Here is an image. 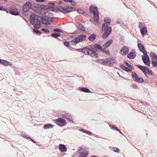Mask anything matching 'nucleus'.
<instances>
[{"mask_svg": "<svg viewBox=\"0 0 157 157\" xmlns=\"http://www.w3.org/2000/svg\"><path fill=\"white\" fill-rule=\"evenodd\" d=\"M124 71H126V72H130V70L129 69V67H126L125 68V69L124 70Z\"/></svg>", "mask_w": 157, "mask_h": 157, "instance_id": "54", "label": "nucleus"}, {"mask_svg": "<svg viewBox=\"0 0 157 157\" xmlns=\"http://www.w3.org/2000/svg\"><path fill=\"white\" fill-rule=\"evenodd\" d=\"M51 36L54 37L55 38H58V37L60 36H62V34L60 33H51L50 35Z\"/></svg>", "mask_w": 157, "mask_h": 157, "instance_id": "31", "label": "nucleus"}, {"mask_svg": "<svg viewBox=\"0 0 157 157\" xmlns=\"http://www.w3.org/2000/svg\"><path fill=\"white\" fill-rule=\"evenodd\" d=\"M60 115L63 117L66 118L68 121H69L70 123H74L72 116L68 112L66 111H62L60 112Z\"/></svg>", "mask_w": 157, "mask_h": 157, "instance_id": "10", "label": "nucleus"}, {"mask_svg": "<svg viewBox=\"0 0 157 157\" xmlns=\"http://www.w3.org/2000/svg\"><path fill=\"white\" fill-rule=\"evenodd\" d=\"M93 48L92 53L94 54V57L95 58H99V56L98 52L99 51H101L103 47L100 44L95 43L94 44H92Z\"/></svg>", "mask_w": 157, "mask_h": 157, "instance_id": "5", "label": "nucleus"}, {"mask_svg": "<svg viewBox=\"0 0 157 157\" xmlns=\"http://www.w3.org/2000/svg\"><path fill=\"white\" fill-rule=\"evenodd\" d=\"M96 62L97 63L98 62L104 65L111 67L115 63L116 60L115 58L112 57L105 59H98Z\"/></svg>", "mask_w": 157, "mask_h": 157, "instance_id": "3", "label": "nucleus"}, {"mask_svg": "<svg viewBox=\"0 0 157 157\" xmlns=\"http://www.w3.org/2000/svg\"><path fill=\"white\" fill-rule=\"evenodd\" d=\"M119 130V129L117 126H116L113 130L118 132Z\"/></svg>", "mask_w": 157, "mask_h": 157, "instance_id": "63", "label": "nucleus"}, {"mask_svg": "<svg viewBox=\"0 0 157 157\" xmlns=\"http://www.w3.org/2000/svg\"><path fill=\"white\" fill-rule=\"evenodd\" d=\"M36 1L37 2H45L46 0H36Z\"/></svg>", "mask_w": 157, "mask_h": 157, "instance_id": "56", "label": "nucleus"}, {"mask_svg": "<svg viewBox=\"0 0 157 157\" xmlns=\"http://www.w3.org/2000/svg\"><path fill=\"white\" fill-rule=\"evenodd\" d=\"M75 11H77L80 14L84 16L87 15V14L86 12L83 10L81 8H79V9H76V10Z\"/></svg>", "mask_w": 157, "mask_h": 157, "instance_id": "28", "label": "nucleus"}, {"mask_svg": "<svg viewBox=\"0 0 157 157\" xmlns=\"http://www.w3.org/2000/svg\"><path fill=\"white\" fill-rule=\"evenodd\" d=\"M136 56V52L134 49H132L128 54L127 57L129 59H133Z\"/></svg>", "mask_w": 157, "mask_h": 157, "instance_id": "17", "label": "nucleus"}, {"mask_svg": "<svg viewBox=\"0 0 157 157\" xmlns=\"http://www.w3.org/2000/svg\"><path fill=\"white\" fill-rule=\"evenodd\" d=\"M33 32L39 35H40L42 33L40 31L36 29H34L33 30Z\"/></svg>", "mask_w": 157, "mask_h": 157, "instance_id": "36", "label": "nucleus"}, {"mask_svg": "<svg viewBox=\"0 0 157 157\" xmlns=\"http://www.w3.org/2000/svg\"><path fill=\"white\" fill-rule=\"evenodd\" d=\"M151 64L153 67H155L157 65V62L155 61L154 60H151Z\"/></svg>", "mask_w": 157, "mask_h": 157, "instance_id": "47", "label": "nucleus"}, {"mask_svg": "<svg viewBox=\"0 0 157 157\" xmlns=\"http://www.w3.org/2000/svg\"><path fill=\"white\" fill-rule=\"evenodd\" d=\"M77 90H78L82 92L87 93H92L90 90L87 87H80L77 88Z\"/></svg>", "mask_w": 157, "mask_h": 157, "instance_id": "21", "label": "nucleus"}, {"mask_svg": "<svg viewBox=\"0 0 157 157\" xmlns=\"http://www.w3.org/2000/svg\"><path fill=\"white\" fill-rule=\"evenodd\" d=\"M86 133L89 135H94V134H93L91 132L87 130H86V132H85Z\"/></svg>", "mask_w": 157, "mask_h": 157, "instance_id": "51", "label": "nucleus"}, {"mask_svg": "<svg viewBox=\"0 0 157 157\" xmlns=\"http://www.w3.org/2000/svg\"><path fill=\"white\" fill-rule=\"evenodd\" d=\"M10 13L11 14L17 15L19 14V12L17 8L14 7L13 9H10Z\"/></svg>", "mask_w": 157, "mask_h": 157, "instance_id": "20", "label": "nucleus"}, {"mask_svg": "<svg viewBox=\"0 0 157 157\" xmlns=\"http://www.w3.org/2000/svg\"><path fill=\"white\" fill-rule=\"evenodd\" d=\"M73 40L74 42H76L77 44H78V43L81 42L80 40H78V37L73 39Z\"/></svg>", "mask_w": 157, "mask_h": 157, "instance_id": "44", "label": "nucleus"}, {"mask_svg": "<svg viewBox=\"0 0 157 157\" xmlns=\"http://www.w3.org/2000/svg\"><path fill=\"white\" fill-rule=\"evenodd\" d=\"M86 35L82 34L81 35H79L78 37V40H80V42H82L86 40Z\"/></svg>", "mask_w": 157, "mask_h": 157, "instance_id": "29", "label": "nucleus"}, {"mask_svg": "<svg viewBox=\"0 0 157 157\" xmlns=\"http://www.w3.org/2000/svg\"><path fill=\"white\" fill-rule=\"evenodd\" d=\"M131 76L133 80L136 82L139 77L135 71L132 72Z\"/></svg>", "mask_w": 157, "mask_h": 157, "instance_id": "25", "label": "nucleus"}, {"mask_svg": "<svg viewBox=\"0 0 157 157\" xmlns=\"http://www.w3.org/2000/svg\"><path fill=\"white\" fill-rule=\"evenodd\" d=\"M138 27L140 29V32L143 36H144L147 34V31L146 27L145 26H143L141 22H139Z\"/></svg>", "mask_w": 157, "mask_h": 157, "instance_id": "14", "label": "nucleus"}, {"mask_svg": "<svg viewBox=\"0 0 157 157\" xmlns=\"http://www.w3.org/2000/svg\"><path fill=\"white\" fill-rule=\"evenodd\" d=\"M64 2H69L70 3L72 1V0H63Z\"/></svg>", "mask_w": 157, "mask_h": 157, "instance_id": "64", "label": "nucleus"}, {"mask_svg": "<svg viewBox=\"0 0 157 157\" xmlns=\"http://www.w3.org/2000/svg\"><path fill=\"white\" fill-rule=\"evenodd\" d=\"M141 50V52H142L144 55L145 56L144 57H149L147 55V52L145 51V49L143 51H142V50Z\"/></svg>", "mask_w": 157, "mask_h": 157, "instance_id": "41", "label": "nucleus"}, {"mask_svg": "<svg viewBox=\"0 0 157 157\" xmlns=\"http://www.w3.org/2000/svg\"><path fill=\"white\" fill-rule=\"evenodd\" d=\"M41 31L45 32L46 33H50L49 30L45 28H43L41 29Z\"/></svg>", "mask_w": 157, "mask_h": 157, "instance_id": "42", "label": "nucleus"}, {"mask_svg": "<svg viewBox=\"0 0 157 157\" xmlns=\"http://www.w3.org/2000/svg\"><path fill=\"white\" fill-rule=\"evenodd\" d=\"M29 140L30 141H31L32 142H33L35 144L36 143V140H35L34 139H33V138H32L31 137V139H29Z\"/></svg>", "mask_w": 157, "mask_h": 157, "instance_id": "58", "label": "nucleus"}, {"mask_svg": "<svg viewBox=\"0 0 157 157\" xmlns=\"http://www.w3.org/2000/svg\"><path fill=\"white\" fill-rule=\"evenodd\" d=\"M53 31L55 32H58L60 33H63V31L59 28H55L53 29Z\"/></svg>", "mask_w": 157, "mask_h": 157, "instance_id": "40", "label": "nucleus"}, {"mask_svg": "<svg viewBox=\"0 0 157 157\" xmlns=\"http://www.w3.org/2000/svg\"><path fill=\"white\" fill-rule=\"evenodd\" d=\"M69 48L70 49L71 51H76V48H74L73 47L70 46V47Z\"/></svg>", "mask_w": 157, "mask_h": 157, "instance_id": "59", "label": "nucleus"}, {"mask_svg": "<svg viewBox=\"0 0 157 157\" xmlns=\"http://www.w3.org/2000/svg\"><path fill=\"white\" fill-rule=\"evenodd\" d=\"M99 20V16H93V18L92 19H90L92 22H95L96 23L98 22Z\"/></svg>", "mask_w": 157, "mask_h": 157, "instance_id": "33", "label": "nucleus"}, {"mask_svg": "<svg viewBox=\"0 0 157 157\" xmlns=\"http://www.w3.org/2000/svg\"><path fill=\"white\" fill-rule=\"evenodd\" d=\"M21 136L23 137L24 138L27 140H29V139H31V137L25 134L22 133L21 135Z\"/></svg>", "mask_w": 157, "mask_h": 157, "instance_id": "39", "label": "nucleus"}, {"mask_svg": "<svg viewBox=\"0 0 157 157\" xmlns=\"http://www.w3.org/2000/svg\"><path fill=\"white\" fill-rule=\"evenodd\" d=\"M101 29L102 31H105L102 36V38L103 39L107 38L110 35L112 31L111 27H106L104 25L102 26Z\"/></svg>", "mask_w": 157, "mask_h": 157, "instance_id": "9", "label": "nucleus"}, {"mask_svg": "<svg viewBox=\"0 0 157 157\" xmlns=\"http://www.w3.org/2000/svg\"><path fill=\"white\" fill-rule=\"evenodd\" d=\"M76 154H79L78 157H87L89 152L82 147H80L78 148V152Z\"/></svg>", "mask_w": 157, "mask_h": 157, "instance_id": "11", "label": "nucleus"}, {"mask_svg": "<svg viewBox=\"0 0 157 157\" xmlns=\"http://www.w3.org/2000/svg\"><path fill=\"white\" fill-rule=\"evenodd\" d=\"M105 23L102 25L106 27H109V26L110 25L111 22V20L109 17H105L104 19Z\"/></svg>", "mask_w": 157, "mask_h": 157, "instance_id": "19", "label": "nucleus"}, {"mask_svg": "<svg viewBox=\"0 0 157 157\" xmlns=\"http://www.w3.org/2000/svg\"><path fill=\"white\" fill-rule=\"evenodd\" d=\"M56 3V2H50L48 3L49 5H51L53 6H51L50 5H45L43 6L44 8V13L48 14V13H51L49 11H52L53 12L58 13V12H61L64 14H68L71 12H73L74 11L76 10L75 7H73L71 6H69L66 5L64 7L60 6L59 7H55L56 6L55 4Z\"/></svg>", "mask_w": 157, "mask_h": 157, "instance_id": "2", "label": "nucleus"}, {"mask_svg": "<svg viewBox=\"0 0 157 157\" xmlns=\"http://www.w3.org/2000/svg\"><path fill=\"white\" fill-rule=\"evenodd\" d=\"M54 121H55L57 125L60 127L65 126L67 123V122L65 119L60 117L54 120Z\"/></svg>", "mask_w": 157, "mask_h": 157, "instance_id": "12", "label": "nucleus"}, {"mask_svg": "<svg viewBox=\"0 0 157 157\" xmlns=\"http://www.w3.org/2000/svg\"><path fill=\"white\" fill-rule=\"evenodd\" d=\"M135 66L138 67L142 71L143 73L147 78H148L147 74L151 76H153L154 75V73L148 67L146 66H142L138 64H135Z\"/></svg>", "mask_w": 157, "mask_h": 157, "instance_id": "4", "label": "nucleus"}, {"mask_svg": "<svg viewBox=\"0 0 157 157\" xmlns=\"http://www.w3.org/2000/svg\"><path fill=\"white\" fill-rule=\"evenodd\" d=\"M128 67H129L130 72H131L132 70H134V68L133 66L130 64L128 66Z\"/></svg>", "mask_w": 157, "mask_h": 157, "instance_id": "49", "label": "nucleus"}, {"mask_svg": "<svg viewBox=\"0 0 157 157\" xmlns=\"http://www.w3.org/2000/svg\"><path fill=\"white\" fill-rule=\"evenodd\" d=\"M76 28L79 30L83 32H86L85 29L82 24L79 23L78 25L76 26Z\"/></svg>", "mask_w": 157, "mask_h": 157, "instance_id": "26", "label": "nucleus"}, {"mask_svg": "<svg viewBox=\"0 0 157 157\" xmlns=\"http://www.w3.org/2000/svg\"><path fill=\"white\" fill-rule=\"evenodd\" d=\"M44 13L42 14L43 17L32 14L30 16L29 21L31 25L34 28H40L41 22L43 24L46 25H51V22L53 21L52 19L54 18L53 14L52 13Z\"/></svg>", "mask_w": 157, "mask_h": 157, "instance_id": "1", "label": "nucleus"}, {"mask_svg": "<svg viewBox=\"0 0 157 157\" xmlns=\"http://www.w3.org/2000/svg\"><path fill=\"white\" fill-rule=\"evenodd\" d=\"M123 63L128 66L129 65H130V64H129L126 60H124V61Z\"/></svg>", "mask_w": 157, "mask_h": 157, "instance_id": "57", "label": "nucleus"}, {"mask_svg": "<svg viewBox=\"0 0 157 157\" xmlns=\"http://www.w3.org/2000/svg\"><path fill=\"white\" fill-rule=\"evenodd\" d=\"M132 88L135 89H139L140 88L137 85L134 84H132Z\"/></svg>", "mask_w": 157, "mask_h": 157, "instance_id": "46", "label": "nucleus"}, {"mask_svg": "<svg viewBox=\"0 0 157 157\" xmlns=\"http://www.w3.org/2000/svg\"><path fill=\"white\" fill-rule=\"evenodd\" d=\"M84 54L94 57V54L92 53L93 48L92 44L88 45L84 47Z\"/></svg>", "mask_w": 157, "mask_h": 157, "instance_id": "8", "label": "nucleus"}, {"mask_svg": "<svg viewBox=\"0 0 157 157\" xmlns=\"http://www.w3.org/2000/svg\"><path fill=\"white\" fill-rule=\"evenodd\" d=\"M79 30H76L72 34H78L79 33Z\"/></svg>", "mask_w": 157, "mask_h": 157, "instance_id": "60", "label": "nucleus"}, {"mask_svg": "<svg viewBox=\"0 0 157 157\" xmlns=\"http://www.w3.org/2000/svg\"><path fill=\"white\" fill-rule=\"evenodd\" d=\"M34 2H33L28 1L25 3L22 6V11L24 13L29 12L30 10L33 9Z\"/></svg>", "mask_w": 157, "mask_h": 157, "instance_id": "6", "label": "nucleus"}, {"mask_svg": "<svg viewBox=\"0 0 157 157\" xmlns=\"http://www.w3.org/2000/svg\"><path fill=\"white\" fill-rule=\"evenodd\" d=\"M86 130H85V129H83V128H81L80 129V131L81 132H82L83 133H85L86 132Z\"/></svg>", "mask_w": 157, "mask_h": 157, "instance_id": "62", "label": "nucleus"}, {"mask_svg": "<svg viewBox=\"0 0 157 157\" xmlns=\"http://www.w3.org/2000/svg\"><path fill=\"white\" fill-rule=\"evenodd\" d=\"M128 67H129L130 72H131L132 70H134V68L133 66L130 64L128 66Z\"/></svg>", "mask_w": 157, "mask_h": 157, "instance_id": "48", "label": "nucleus"}, {"mask_svg": "<svg viewBox=\"0 0 157 157\" xmlns=\"http://www.w3.org/2000/svg\"><path fill=\"white\" fill-rule=\"evenodd\" d=\"M71 44L74 46H76L77 44L76 42L73 41V39L71 41Z\"/></svg>", "mask_w": 157, "mask_h": 157, "instance_id": "55", "label": "nucleus"}, {"mask_svg": "<svg viewBox=\"0 0 157 157\" xmlns=\"http://www.w3.org/2000/svg\"><path fill=\"white\" fill-rule=\"evenodd\" d=\"M59 148V150L62 152H65L67 150L66 146L64 144H60Z\"/></svg>", "mask_w": 157, "mask_h": 157, "instance_id": "22", "label": "nucleus"}, {"mask_svg": "<svg viewBox=\"0 0 157 157\" xmlns=\"http://www.w3.org/2000/svg\"><path fill=\"white\" fill-rule=\"evenodd\" d=\"M63 44L67 48H69L70 47V43L68 41H64L63 42Z\"/></svg>", "mask_w": 157, "mask_h": 157, "instance_id": "38", "label": "nucleus"}, {"mask_svg": "<svg viewBox=\"0 0 157 157\" xmlns=\"http://www.w3.org/2000/svg\"><path fill=\"white\" fill-rule=\"evenodd\" d=\"M109 149L112 150H113L114 152L116 153H118L120 151L119 149L117 147H112V146H109Z\"/></svg>", "mask_w": 157, "mask_h": 157, "instance_id": "34", "label": "nucleus"}, {"mask_svg": "<svg viewBox=\"0 0 157 157\" xmlns=\"http://www.w3.org/2000/svg\"><path fill=\"white\" fill-rule=\"evenodd\" d=\"M106 48H103L102 47V49H101V52L103 53H104L107 55H108V56L110 55V53L109 52V51L108 50L106 49Z\"/></svg>", "mask_w": 157, "mask_h": 157, "instance_id": "32", "label": "nucleus"}, {"mask_svg": "<svg viewBox=\"0 0 157 157\" xmlns=\"http://www.w3.org/2000/svg\"><path fill=\"white\" fill-rule=\"evenodd\" d=\"M98 8L97 6L91 5L89 8V11L91 14H93L94 16H99V11Z\"/></svg>", "mask_w": 157, "mask_h": 157, "instance_id": "13", "label": "nucleus"}, {"mask_svg": "<svg viewBox=\"0 0 157 157\" xmlns=\"http://www.w3.org/2000/svg\"><path fill=\"white\" fill-rule=\"evenodd\" d=\"M150 57L151 58L152 60H154L155 57H157L156 54L152 52H151L150 53Z\"/></svg>", "mask_w": 157, "mask_h": 157, "instance_id": "35", "label": "nucleus"}, {"mask_svg": "<svg viewBox=\"0 0 157 157\" xmlns=\"http://www.w3.org/2000/svg\"><path fill=\"white\" fill-rule=\"evenodd\" d=\"M113 42V40L112 39H110L104 43L102 46L104 48H107L111 45Z\"/></svg>", "mask_w": 157, "mask_h": 157, "instance_id": "23", "label": "nucleus"}, {"mask_svg": "<svg viewBox=\"0 0 157 157\" xmlns=\"http://www.w3.org/2000/svg\"><path fill=\"white\" fill-rule=\"evenodd\" d=\"M137 46L138 49L140 52L141 51V50H142V51H143L145 49V47H144V45H143L141 43V41L139 39H138Z\"/></svg>", "mask_w": 157, "mask_h": 157, "instance_id": "24", "label": "nucleus"}, {"mask_svg": "<svg viewBox=\"0 0 157 157\" xmlns=\"http://www.w3.org/2000/svg\"><path fill=\"white\" fill-rule=\"evenodd\" d=\"M141 57L142 58V60L144 64L147 66L150 67L151 64V61L150 60V57H144L143 55Z\"/></svg>", "mask_w": 157, "mask_h": 157, "instance_id": "16", "label": "nucleus"}, {"mask_svg": "<svg viewBox=\"0 0 157 157\" xmlns=\"http://www.w3.org/2000/svg\"><path fill=\"white\" fill-rule=\"evenodd\" d=\"M136 82H137L139 83H142L144 82V79L142 78L139 77V78L137 79Z\"/></svg>", "mask_w": 157, "mask_h": 157, "instance_id": "37", "label": "nucleus"}, {"mask_svg": "<svg viewBox=\"0 0 157 157\" xmlns=\"http://www.w3.org/2000/svg\"><path fill=\"white\" fill-rule=\"evenodd\" d=\"M3 11L6 12L7 13H10V10L5 8H4Z\"/></svg>", "mask_w": 157, "mask_h": 157, "instance_id": "52", "label": "nucleus"}, {"mask_svg": "<svg viewBox=\"0 0 157 157\" xmlns=\"http://www.w3.org/2000/svg\"><path fill=\"white\" fill-rule=\"evenodd\" d=\"M44 5H39L38 4L34 3L33 10L35 12L40 13L42 15L44 13Z\"/></svg>", "mask_w": 157, "mask_h": 157, "instance_id": "7", "label": "nucleus"}, {"mask_svg": "<svg viewBox=\"0 0 157 157\" xmlns=\"http://www.w3.org/2000/svg\"><path fill=\"white\" fill-rule=\"evenodd\" d=\"M120 67L123 70H124L125 67H126L124 64L122 63L120 64Z\"/></svg>", "mask_w": 157, "mask_h": 157, "instance_id": "50", "label": "nucleus"}, {"mask_svg": "<svg viewBox=\"0 0 157 157\" xmlns=\"http://www.w3.org/2000/svg\"><path fill=\"white\" fill-rule=\"evenodd\" d=\"M129 50V47L127 46H124L119 51L120 53L123 56H124L128 54Z\"/></svg>", "mask_w": 157, "mask_h": 157, "instance_id": "15", "label": "nucleus"}, {"mask_svg": "<svg viewBox=\"0 0 157 157\" xmlns=\"http://www.w3.org/2000/svg\"><path fill=\"white\" fill-rule=\"evenodd\" d=\"M96 35L95 33H93L90 35L89 36L88 39L89 40L91 41H93L96 39Z\"/></svg>", "mask_w": 157, "mask_h": 157, "instance_id": "27", "label": "nucleus"}, {"mask_svg": "<svg viewBox=\"0 0 157 157\" xmlns=\"http://www.w3.org/2000/svg\"><path fill=\"white\" fill-rule=\"evenodd\" d=\"M110 128L112 130H113L114 128L116 127V126L113 124H110L109 125Z\"/></svg>", "mask_w": 157, "mask_h": 157, "instance_id": "53", "label": "nucleus"}, {"mask_svg": "<svg viewBox=\"0 0 157 157\" xmlns=\"http://www.w3.org/2000/svg\"><path fill=\"white\" fill-rule=\"evenodd\" d=\"M84 47L80 48H76V51L82 52L84 54Z\"/></svg>", "mask_w": 157, "mask_h": 157, "instance_id": "43", "label": "nucleus"}, {"mask_svg": "<svg viewBox=\"0 0 157 157\" xmlns=\"http://www.w3.org/2000/svg\"><path fill=\"white\" fill-rule=\"evenodd\" d=\"M0 64L4 66H11L13 65L12 64L8 61L1 59H0Z\"/></svg>", "mask_w": 157, "mask_h": 157, "instance_id": "18", "label": "nucleus"}, {"mask_svg": "<svg viewBox=\"0 0 157 157\" xmlns=\"http://www.w3.org/2000/svg\"><path fill=\"white\" fill-rule=\"evenodd\" d=\"M71 2L70 3L71 4V6H76L77 5V3L74 0H72Z\"/></svg>", "mask_w": 157, "mask_h": 157, "instance_id": "45", "label": "nucleus"}, {"mask_svg": "<svg viewBox=\"0 0 157 157\" xmlns=\"http://www.w3.org/2000/svg\"><path fill=\"white\" fill-rule=\"evenodd\" d=\"M141 103H143V102H144V105H149V103H147V102H146L145 101H141L140 102Z\"/></svg>", "mask_w": 157, "mask_h": 157, "instance_id": "61", "label": "nucleus"}, {"mask_svg": "<svg viewBox=\"0 0 157 157\" xmlns=\"http://www.w3.org/2000/svg\"><path fill=\"white\" fill-rule=\"evenodd\" d=\"M54 126L52 124L48 123L44 124V129H48L49 128H52Z\"/></svg>", "mask_w": 157, "mask_h": 157, "instance_id": "30", "label": "nucleus"}]
</instances>
